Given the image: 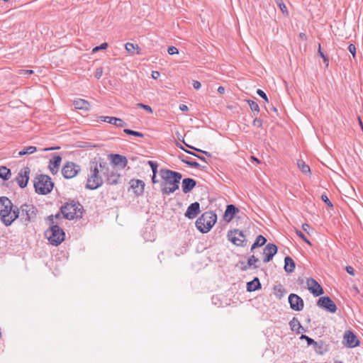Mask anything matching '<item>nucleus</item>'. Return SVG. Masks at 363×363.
<instances>
[{
	"label": "nucleus",
	"instance_id": "30",
	"mask_svg": "<svg viewBox=\"0 0 363 363\" xmlns=\"http://www.w3.org/2000/svg\"><path fill=\"white\" fill-rule=\"evenodd\" d=\"M267 242V239L262 235H259L256 238V240L251 247V251H253L256 247H261Z\"/></svg>",
	"mask_w": 363,
	"mask_h": 363
},
{
	"label": "nucleus",
	"instance_id": "54",
	"mask_svg": "<svg viewBox=\"0 0 363 363\" xmlns=\"http://www.w3.org/2000/svg\"><path fill=\"white\" fill-rule=\"evenodd\" d=\"M345 269H346V272H347L348 274H351V275H353V276L354 275V269H353V267H351V266H347V267H346V268H345Z\"/></svg>",
	"mask_w": 363,
	"mask_h": 363
},
{
	"label": "nucleus",
	"instance_id": "14",
	"mask_svg": "<svg viewBox=\"0 0 363 363\" xmlns=\"http://www.w3.org/2000/svg\"><path fill=\"white\" fill-rule=\"evenodd\" d=\"M30 172V169L28 167H24L18 172L16 180L21 188H25L27 186Z\"/></svg>",
	"mask_w": 363,
	"mask_h": 363
},
{
	"label": "nucleus",
	"instance_id": "26",
	"mask_svg": "<svg viewBox=\"0 0 363 363\" xmlns=\"http://www.w3.org/2000/svg\"><path fill=\"white\" fill-rule=\"evenodd\" d=\"M73 105H74V108L77 109L85 110V111L89 110V107H90L89 103L87 101H86L84 99H78L77 100H74L73 101Z\"/></svg>",
	"mask_w": 363,
	"mask_h": 363
},
{
	"label": "nucleus",
	"instance_id": "53",
	"mask_svg": "<svg viewBox=\"0 0 363 363\" xmlns=\"http://www.w3.org/2000/svg\"><path fill=\"white\" fill-rule=\"evenodd\" d=\"M240 264L242 265L241 267L242 271H247L248 269H250L252 266H248V262L245 263L243 262H240Z\"/></svg>",
	"mask_w": 363,
	"mask_h": 363
},
{
	"label": "nucleus",
	"instance_id": "12",
	"mask_svg": "<svg viewBox=\"0 0 363 363\" xmlns=\"http://www.w3.org/2000/svg\"><path fill=\"white\" fill-rule=\"evenodd\" d=\"M342 343L348 348H353L359 345V341L352 331L347 330L344 333Z\"/></svg>",
	"mask_w": 363,
	"mask_h": 363
},
{
	"label": "nucleus",
	"instance_id": "25",
	"mask_svg": "<svg viewBox=\"0 0 363 363\" xmlns=\"http://www.w3.org/2000/svg\"><path fill=\"white\" fill-rule=\"evenodd\" d=\"M237 212H238V209L234 205H228L224 214L225 220L227 221L231 220Z\"/></svg>",
	"mask_w": 363,
	"mask_h": 363
},
{
	"label": "nucleus",
	"instance_id": "11",
	"mask_svg": "<svg viewBox=\"0 0 363 363\" xmlns=\"http://www.w3.org/2000/svg\"><path fill=\"white\" fill-rule=\"evenodd\" d=\"M81 170L79 165L72 162H67L62 167V174L66 179L74 177Z\"/></svg>",
	"mask_w": 363,
	"mask_h": 363
},
{
	"label": "nucleus",
	"instance_id": "60",
	"mask_svg": "<svg viewBox=\"0 0 363 363\" xmlns=\"http://www.w3.org/2000/svg\"><path fill=\"white\" fill-rule=\"evenodd\" d=\"M218 92L219 94H224V93H225V88H224L223 86H219V87L218 88Z\"/></svg>",
	"mask_w": 363,
	"mask_h": 363
},
{
	"label": "nucleus",
	"instance_id": "5",
	"mask_svg": "<svg viewBox=\"0 0 363 363\" xmlns=\"http://www.w3.org/2000/svg\"><path fill=\"white\" fill-rule=\"evenodd\" d=\"M60 211L63 218L68 220H73L74 218H82L83 207L79 202L71 200L61 206Z\"/></svg>",
	"mask_w": 363,
	"mask_h": 363
},
{
	"label": "nucleus",
	"instance_id": "19",
	"mask_svg": "<svg viewBox=\"0 0 363 363\" xmlns=\"http://www.w3.org/2000/svg\"><path fill=\"white\" fill-rule=\"evenodd\" d=\"M200 213V204L199 202L191 203L185 213V216L189 219L195 218Z\"/></svg>",
	"mask_w": 363,
	"mask_h": 363
},
{
	"label": "nucleus",
	"instance_id": "18",
	"mask_svg": "<svg viewBox=\"0 0 363 363\" xmlns=\"http://www.w3.org/2000/svg\"><path fill=\"white\" fill-rule=\"evenodd\" d=\"M109 156L111 158L112 166H118L121 169H123L126 167L128 160L125 156L118 154H111Z\"/></svg>",
	"mask_w": 363,
	"mask_h": 363
},
{
	"label": "nucleus",
	"instance_id": "42",
	"mask_svg": "<svg viewBox=\"0 0 363 363\" xmlns=\"http://www.w3.org/2000/svg\"><path fill=\"white\" fill-rule=\"evenodd\" d=\"M148 164L150 165V167H151L152 169V174H157V167H158V164L156 162H154V161H148Z\"/></svg>",
	"mask_w": 363,
	"mask_h": 363
},
{
	"label": "nucleus",
	"instance_id": "23",
	"mask_svg": "<svg viewBox=\"0 0 363 363\" xmlns=\"http://www.w3.org/2000/svg\"><path fill=\"white\" fill-rule=\"evenodd\" d=\"M196 185V182L191 178H185L182 180V191L184 194L190 192Z\"/></svg>",
	"mask_w": 363,
	"mask_h": 363
},
{
	"label": "nucleus",
	"instance_id": "52",
	"mask_svg": "<svg viewBox=\"0 0 363 363\" xmlns=\"http://www.w3.org/2000/svg\"><path fill=\"white\" fill-rule=\"evenodd\" d=\"M33 73L32 69H21L19 71L20 74H31Z\"/></svg>",
	"mask_w": 363,
	"mask_h": 363
},
{
	"label": "nucleus",
	"instance_id": "50",
	"mask_svg": "<svg viewBox=\"0 0 363 363\" xmlns=\"http://www.w3.org/2000/svg\"><path fill=\"white\" fill-rule=\"evenodd\" d=\"M321 199L323 202H325L328 206H333V204L331 203V201H330V199H328V197L327 196V195L325 194H323L321 196Z\"/></svg>",
	"mask_w": 363,
	"mask_h": 363
},
{
	"label": "nucleus",
	"instance_id": "40",
	"mask_svg": "<svg viewBox=\"0 0 363 363\" xmlns=\"http://www.w3.org/2000/svg\"><path fill=\"white\" fill-rule=\"evenodd\" d=\"M296 235L301 238L308 245H311V242L308 240V239L305 236V235L299 230H296Z\"/></svg>",
	"mask_w": 363,
	"mask_h": 363
},
{
	"label": "nucleus",
	"instance_id": "17",
	"mask_svg": "<svg viewBox=\"0 0 363 363\" xmlns=\"http://www.w3.org/2000/svg\"><path fill=\"white\" fill-rule=\"evenodd\" d=\"M308 289L315 296L322 295L324 291L321 286L313 278H308L306 281Z\"/></svg>",
	"mask_w": 363,
	"mask_h": 363
},
{
	"label": "nucleus",
	"instance_id": "62",
	"mask_svg": "<svg viewBox=\"0 0 363 363\" xmlns=\"http://www.w3.org/2000/svg\"><path fill=\"white\" fill-rule=\"evenodd\" d=\"M156 175L157 174H152V182L153 184H156V183L158 182V180L156 179Z\"/></svg>",
	"mask_w": 363,
	"mask_h": 363
},
{
	"label": "nucleus",
	"instance_id": "55",
	"mask_svg": "<svg viewBox=\"0 0 363 363\" xmlns=\"http://www.w3.org/2000/svg\"><path fill=\"white\" fill-rule=\"evenodd\" d=\"M201 84L200 82H199V81H194L193 82V87L195 89L198 90V89H199L201 88Z\"/></svg>",
	"mask_w": 363,
	"mask_h": 363
},
{
	"label": "nucleus",
	"instance_id": "45",
	"mask_svg": "<svg viewBox=\"0 0 363 363\" xmlns=\"http://www.w3.org/2000/svg\"><path fill=\"white\" fill-rule=\"evenodd\" d=\"M257 94L258 96H259L261 98H262L266 102H268L267 96L264 91L259 89L257 90Z\"/></svg>",
	"mask_w": 363,
	"mask_h": 363
},
{
	"label": "nucleus",
	"instance_id": "6",
	"mask_svg": "<svg viewBox=\"0 0 363 363\" xmlns=\"http://www.w3.org/2000/svg\"><path fill=\"white\" fill-rule=\"evenodd\" d=\"M217 220V216L213 211L203 213L196 221L197 229L202 233L210 231Z\"/></svg>",
	"mask_w": 363,
	"mask_h": 363
},
{
	"label": "nucleus",
	"instance_id": "63",
	"mask_svg": "<svg viewBox=\"0 0 363 363\" xmlns=\"http://www.w3.org/2000/svg\"><path fill=\"white\" fill-rule=\"evenodd\" d=\"M196 157L197 158H199V160H201V161H203V162H207V161H206V158H205L204 157L201 156V155H196Z\"/></svg>",
	"mask_w": 363,
	"mask_h": 363
},
{
	"label": "nucleus",
	"instance_id": "43",
	"mask_svg": "<svg viewBox=\"0 0 363 363\" xmlns=\"http://www.w3.org/2000/svg\"><path fill=\"white\" fill-rule=\"evenodd\" d=\"M300 339L301 340H305L306 342H307V345L309 346V345H312L313 343L314 342V340L312 339L311 337L306 335H301V337H300Z\"/></svg>",
	"mask_w": 363,
	"mask_h": 363
},
{
	"label": "nucleus",
	"instance_id": "47",
	"mask_svg": "<svg viewBox=\"0 0 363 363\" xmlns=\"http://www.w3.org/2000/svg\"><path fill=\"white\" fill-rule=\"evenodd\" d=\"M262 123H263L262 120L257 118H255V119L253 120V122H252V125L255 126H257L258 128H262Z\"/></svg>",
	"mask_w": 363,
	"mask_h": 363
},
{
	"label": "nucleus",
	"instance_id": "9",
	"mask_svg": "<svg viewBox=\"0 0 363 363\" xmlns=\"http://www.w3.org/2000/svg\"><path fill=\"white\" fill-rule=\"evenodd\" d=\"M45 235L51 245L57 246L64 241L65 234L57 225H52L45 231Z\"/></svg>",
	"mask_w": 363,
	"mask_h": 363
},
{
	"label": "nucleus",
	"instance_id": "48",
	"mask_svg": "<svg viewBox=\"0 0 363 363\" xmlns=\"http://www.w3.org/2000/svg\"><path fill=\"white\" fill-rule=\"evenodd\" d=\"M107 47H108V44H107L106 43H102L100 46H96V47H95V48L93 49L92 52H96L99 51V50H104V49H106V48H107Z\"/></svg>",
	"mask_w": 363,
	"mask_h": 363
},
{
	"label": "nucleus",
	"instance_id": "13",
	"mask_svg": "<svg viewBox=\"0 0 363 363\" xmlns=\"http://www.w3.org/2000/svg\"><path fill=\"white\" fill-rule=\"evenodd\" d=\"M317 305L330 313H335L337 311L335 303L329 296L320 297L317 302Z\"/></svg>",
	"mask_w": 363,
	"mask_h": 363
},
{
	"label": "nucleus",
	"instance_id": "38",
	"mask_svg": "<svg viewBox=\"0 0 363 363\" xmlns=\"http://www.w3.org/2000/svg\"><path fill=\"white\" fill-rule=\"evenodd\" d=\"M182 141L187 147H189L190 149H192V150H195L196 152H202L203 154L207 155L208 157H211V154L208 152L204 151V150H200V149H198L196 147H193V146L186 143L184 140H182Z\"/></svg>",
	"mask_w": 363,
	"mask_h": 363
},
{
	"label": "nucleus",
	"instance_id": "32",
	"mask_svg": "<svg viewBox=\"0 0 363 363\" xmlns=\"http://www.w3.org/2000/svg\"><path fill=\"white\" fill-rule=\"evenodd\" d=\"M11 175V170L5 166L0 167V178L4 180L9 179Z\"/></svg>",
	"mask_w": 363,
	"mask_h": 363
},
{
	"label": "nucleus",
	"instance_id": "49",
	"mask_svg": "<svg viewBox=\"0 0 363 363\" xmlns=\"http://www.w3.org/2000/svg\"><path fill=\"white\" fill-rule=\"evenodd\" d=\"M349 52L352 55L353 57H355L356 55V48L353 44H350L348 46Z\"/></svg>",
	"mask_w": 363,
	"mask_h": 363
},
{
	"label": "nucleus",
	"instance_id": "59",
	"mask_svg": "<svg viewBox=\"0 0 363 363\" xmlns=\"http://www.w3.org/2000/svg\"><path fill=\"white\" fill-rule=\"evenodd\" d=\"M279 7H280V9L281 10V11L284 13V11H286V6L281 3V4H279Z\"/></svg>",
	"mask_w": 363,
	"mask_h": 363
},
{
	"label": "nucleus",
	"instance_id": "36",
	"mask_svg": "<svg viewBox=\"0 0 363 363\" xmlns=\"http://www.w3.org/2000/svg\"><path fill=\"white\" fill-rule=\"evenodd\" d=\"M247 262L248 266H252L254 269H257L258 266L256 264V263L259 262V259L257 258L255 255H252L249 257Z\"/></svg>",
	"mask_w": 363,
	"mask_h": 363
},
{
	"label": "nucleus",
	"instance_id": "1",
	"mask_svg": "<svg viewBox=\"0 0 363 363\" xmlns=\"http://www.w3.org/2000/svg\"><path fill=\"white\" fill-rule=\"evenodd\" d=\"M160 175L164 180L160 184L162 194L169 195L179 189L180 180L182 178L181 173L167 169H161Z\"/></svg>",
	"mask_w": 363,
	"mask_h": 363
},
{
	"label": "nucleus",
	"instance_id": "34",
	"mask_svg": "<svg viewBox=\"0 0 363 363\" xmlns=\"http://www.w3.org/2000/svg\"><path fill=\"white\" fill-rule=\"evenodd\" d=\"M246 101L248 104L250 109L254 113L256 112L257 113H258L259 112V106L256 101H255L253 100H250V99H247V100H246Z\"/></svg>",
	"mask_w": 363,
	"mask_h": 363
},
{
	"label": "nucleus",
	"instance_id": "4",
	"mask_svg": "<svg viewBox=\"0 0 363 363\" xmlns=\"http://www.w3.org/2000/svg\"><path fill=\"white\" fill-rule=\"evenodd\" d=\"M38 213V208L30 203H24L19 208L18 206L16 208V214H18L17 219L26 226L36 220Z\"/></svg>",
	"mask_w": 363,
	"mask_h": 363
},
{
	"label": "nucleus",
	"instance_id": "44",
	"mask_svg": "<svg viewBox=\"0 0 363 363\" xmlns=\"http://www.w3.org/2000/svg\"><path fill=\"white\" fill-rule=\"evenodd\" d=\"M168 54L170 55L178 54L179 50L174 46H169L167 49Z\"/></svg>",
	"mask_w": 363,
	"mask_h": 363
},
{
	"label": "nucleus",
	"instance_id": "16",
	"mask_svg": "<svg viewBox=\"0 0 363 363\" xmlns=\"http://www.w3.org/2000/svg\"><path fill=\"white\" fill-rule=\"evenodd\" d=\"M289 303L292 310L296 311H300L303 308V301L298 295L295 294H291L289 296Z\"/></svg>",
	"mask_w": 363,
	"mask_h": 363
},
{
	"label": "nucleus",
	"instance_id": "22",
	"mask_svg": "<svg viewBox=\"0 0 363 363\" xmlns=\"http://www.w3.org/2000/svg\"><path fill=\"white\" fill-rule=\"evenodd\" d=\"M61 162L62 157L60 155H55L50 160L48 167L52 174H55L58 172Z\"/></svg>",
	"mask_w": 363,
	"mask_h": 363
},
{
	"label": "nucleus",
	"instance_id": "7",
	"mask_svg": "<svg viewBox=\"0 0 363 363\" xmlns=\"http://www.w3.org/2000/svg\"><path fill=\"white\" fill-rule=\"evenodd\" d=\"M101 174L106 179V182L109 185H116L119 183L120 174L113 166L100 159Z\"/></svg>",
	"mask_w": 363,
	"mask_h": 363
},
{
	"label": "nucleus",
	"instance_id": "61",
	"mask_svg": "<svg viewBox=\"0 0 363 363\" xmlns=\"http://www.w3.org/2000/svg\"><path fill=\"white\" fill-rule=\"evenodd\" d=\"M58 149H60L59 147H52L45 148L43 150L44 151H49V150H58Z\"/></svg>",
	"mask_w": 363,
	"mask_h": 363
},
{
	"label": "nucleus",
	"instance_id": "28",
	"mask_svg": "<svg viewBox=\"0 0 363 363\" xmlns=\"http://www.w3.org/2000/svg\"><path fill=\"white\" fill-rule=\"evenodd\" d=\"M284 269L286 272H292L294 271L296 264L292 258L286 256L284 258Z\"/></svg>",
	"mask_w": 363,
	"mask_h": 363
},
{
	"label": "nucleus",
	"instance_id": "3",
	"mask_svg": "<svg viewBox=\"0 0 363 363\" xmlns=\"http://www.w3.org/2000/svg\"><path fill=\"white\" fill-rule=\"evenodd\" d=\"M100 160L96 159L91 160L89 163V174L86 184V189L94 190L101 186L104 184V179L100 175L101 173Z\"/></svg>",
	"mask_w": 363,
	"mask_h": 363
},
{
	"label": "nucleus",
	"instance_id": "41",
	"mask_svg": "<svg viewBox=\"0 0 363 363\" xmlns=\"http://www.w3.org/2000/svg\"><path fill=\"white\" fill-rule=\"evenodd\" d=\"M136 106L139 107V108H143L144 110H145L149 113H152V112H153L152 108L149 105L143 104L142 103H138V104H136Z\"/></svg>",
	"mask_w": 363,
	"mask_h": 363
},
{
	"label": "nucleus",
	"instance_id": "29",
	"mask_svg": "<svg viewBox=\"0 0 363 363\" xmlns=\"http://www.w3.org/2000/svg\"><path fill=\"white\" fill-rule=\"evenodd\" d=\"M289 325L293 331H295L298 334L301 333V328H302V325H301L298 318L294 317L290 320Z\"/></svg>",
	"mask_w": 363,
	"mask_h": 363
},
{
	"label": "nucleus",
	"instance_id": "35",
	"mask_svg": "<svg viewBox=\"0 0 363 363\" xmlns=\"http://www.w3.org/2000/svg\"><path fill=\"white\" fill-rule=\"evenodd\" d=\"M125 49L130 53H133L135 50H137V53H139L140 48L138 45L133 43H127L125 44Z\"/></svg>",
	"mask_w": 363,
	"mask_h": 363
},
{
	"label": "nucleus",
	"instance_id": "37",
	"mask_svg": "<svg viewBox=\"0 0 363 363\" xmlns=\"http://www.w3.org/2000/svg\"><path fill=\"white\" fill-rule=\"evenodd\" d=\"M123 132L128 135H134V136H137V137H140V138H143L144 137V134L140 133V132H138V131H135V130H130V129H124L123 130Z\"/></svg>",
	"mask_w": 363,
	"mask_h": 363
},
{
	"label": "nucleus",
	"instance_id": "10",
	"mask_svg": "<svg viewBox=\"0 0 363 363\" xmlns=\"http://www.w3.org/2000/svg\"><path fill=\"white\" fill-rule=\"evenodd\" d=\"M227 236L228 240L237 246L244 247L247 245V240L242 230L238 229L230 230Z\"/></svg>",
	"mask_w": 363,
	"mask_h": 363
},
{
	"label": "nucleus",
	"instance_id": "33",
	"mask_svg": "<svg viewBox=\"0 0 363 363\" xmlns=\"http://www.w3.org/2000/svg\"><path fill=\"white\" fill-rule=\"evenodd\" d=\"M37 150L36 147L35 146H28L23 147L21 150L18 152L19 156H23L26 155H30L34 153Z\"/></svg>",
	"mask_w": 363,
	"mask_h": 363
},
{
	"label": "nucleus",
	"instance_id": "39",
	"mask_svg": "<svg viewBox=\"0 0 363 363\" xmlns=\"http://www.w3.org/2000/svg\"><path fill=\"white\" fill-rule=\"evenodd\" d=\"M181 160L182 162L186 164L188 166H189L191 167H194V168L201 167V165L196 161L184 160L182 157H181Z\"/></svg>",
	"mask_w": 363,
	"mask_h": 363
},
{
	"label": "nucleus",
	"instance_id": "8",
	"mask_svg": "<svg viewBox=\"0 0 363 363\" xmlns=\"http://www.w3.org/2000/svg\"><path fill=\"white\" fill-rule=\"evenodd\" d=\"M54 184L51 178L45 174H40L35 177L34 180V187L36 193L39 194L45 195L49 194Z\"/></svg>",
	"mask_w": 363,
	"mask_h": 363
},
{
	"label": "nucleus",
	"instance_id": "20",
	"mask_svg": "<svg viewBox=\"0 0 363 363\" xmlns=\"http://www.w3.org/2000/svg\"><path fill=\"white\" fill-rule=\"evenodd\" d=\"M100 121L114 125L116 127L123 128L127 125V123L121 118L111 116H100Z\"/></svg>",
	"mask_w": 363,
	"mask_h": 363
},
{
	"label": "nucleus",
	"instance_id": "15",
	"mask_svg": "<svg viewBox=\"0 0 363 363\" xmlns=\"http://www.w3.org/2000/svg\"><path fill=\"white\" fill-rule=\"evenodd\" d=\"M278 248L277 245L273 243H268L265 245L263 250L264 259L263 262L267 263L270 262L273 257L277 254Z\"/></svg>",
	"mask_w": 363,
	"mask_h": 363
},
{
	"label": "nucleus",
	"instance_id": "31",
	"mask_svg": "<svg viewBox=\"0 0 363 363\" xmlns=\"http://www.w3.org/2000/svg\"><path fill=\"white\" fill-rule=\"evenodd\" d=\"M297 165L299 169L302 172V173L305 174H311V169L308 164L305 163L303 160H298Z\"/></svg>",
	"mask_w": 363,
	"mask_h": 363
},
{
	"label": "nucleus",
	"instance_id": "51",
	"mask_svg": "<svg viewBox=\"0 0 363 363\" xmlns=\"http://www.w3.org/2000/svg\"><path fill=\"white\" fill-rule=\"evenodd\" d=\"M318 54L323 59L324 62H328V58L324 55V53L321 50L320 44L318 45Z\"/></svg>",
	"mask_w": 363,
	"mask_h": 363
},
{
	"label": "nucleus",
	"instance_id": "56",
	"mask_svg": "<svg viewBox=\"0 0 363 363\" xmlns=\"http://www.w3.org/2000/svg\"><path fill=\"white\" fill-rule=\"evenodd\" d=\"M160 77V73L158 71L152 72V77L154 79H157Z\"/></svg>",
	"mask_w": 363,
	"mask_h": 363
},
{
	"label": "nucleus",
	"instance_id": "46",
	"mask_svg": "<svg viewBox=\"0 0 363 363\" xmlns=\"http://www.w3.org/2000/svg\"><path fill=\"white\" fill-rule=\"evenodd\" d=\"M103 74V69L102 67H98L96 69L94 72V77L96 79H100L102 77Z\"/></svg>",
	"mask_w": 363,
	"mask_h": 363
},
{
	"label": "nucleus",
	"instance_id": "27",
	"mask_svg": "<svg viewBox=\"0 0 363 363\" xmlns=\"http://www.w3.org/2000/svg\"><path fill=\"white\" fill-rule=\"evenodd\" d=\"M261 287V283L257 277H255L252 281L247 283V291L250 292L258 290Z\"/></svg>",
	"mask_w": 363,
	"mask_h": 363
},
{
	"label": "nucleus",
	"instance_id": "58",
	"mask_svg": "<svg viewBox=\"0 0 363 363\" xmlns=\"http://www.w3.org/2000/svg\"><path fill=\"white\" fill-rule=\"evenodd\" d=\"M179 109L182 111H187L189 110V108L185 104H181L179 106Z\"/></svg>",
	"mask_w": 363,
	"mask_h": 363
},
{
	"label": "nucleus",
	"instance_id": "24",
	"mask_svg": "<svg viewBox=\"0 0 363 363\" xmlns=\"http://www.w3.org/2000/svg\"><path fill=\"white\" fill-rule=\"evenodd\" d=\"M315 352L318 354H324L328 351V345H326L323 340L315 341L312 345Z\"/></svg>",
	"mask_w": 363,
	"mask_h": 363
},
{
	"label": "nucleus",
	"instance_id": "21",
	"mask_svg": "<svg viewBox=\"0 0 363 363\" xmlns=\"http://www.w3.org/2000/svg\"><path fill=\"white\" fill-rule=\"evenodd\" d=\"M130 187L137 196H140L144 192L145 183L140 179H131L130 182Z\"/></svg>",
	"mask_w": 363,
	"mask_h": 363
},
{
	"label": "nucleus",
	"instance_id": "57",
	"mask_svg": "<svg viewBox=\"0 0 363 363\" xmlns=\"http://www.w3.org/2000/svg\"><path fill=\"white\" fill-rule=\"evenodd\" d=\"M311 228L310 225L307 223H303L302 225V229L307 233H309L308 230Z\"/></svg>",
	"mask_w": 363,
	"mask_h": 363
},
{
	"label": "nucleus",
	"instance_id": "2",
	"mask_svg": "<svg viewBox=\"0 0 363 363\" xmlns=\"http://www.w3.org/2000/svg\"><path fill=\"white\" fill-rule=\"evenodd\" d=\"M16 208L7 197H0V218L6 226L11 225L17 219Z\"/></svg>",
	"mask_w": 363,
	"mask_h": 363
},
{
	"label": "nucleus",
	"instance_id": "64",
	"mask_svg": "<svg viewBox=\"0 0 363 363\" xmlns=\"http://www.w3.org/2000/svg\"><path fill=\"white\" fill-rule=\"evenodd\" d=\"M48 220H50V222L53 224L54 223V216H50L48 217Z\"/></svg>",
	"mask_w": 363,
	"mask_h": 363
}]
</instances>
